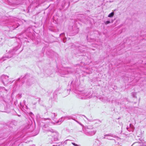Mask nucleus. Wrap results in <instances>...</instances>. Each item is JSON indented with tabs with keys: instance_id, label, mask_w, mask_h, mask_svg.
Wrapping results in <instances>:
<instances>
[{
	"instance_id": "f8f14e48",
	"label": "nucleus",
	"mask_w": 146,
	"mask_h": 146,
	"mask_svg": "<svg viewBox=\"0 0 146 146\" xmlns=\"http://www.w3.org/2000/svg\"><path fill=\"white\" fill-rule=\"evenodd\" d=\"M44 120L45 121L46 120H48V122H49L50 121V118H44Z\"/></svg>"
},
{
	"instance_id": "412c9836",
	"label": "nucleus",
	"mask_w": 146,
	"mask_h": 146,
	"mask_svg": "<svg viewBox=\"0 0 146 146\" xmlns=\"http://www.w3.org/2000/svg\"><path fill=\"white\" fill-rule=\"evenodd\" d=\"M83 116H84L86 119H87V118H86V117L84 115H83Z\"/></svg>"
},
{
	"instance_id": "393cba45",
	"label": "nucleus",
	"mask_w": 146,
	"mask_h": 146,
	"mask_svg": "<svg viewBox=\"0 0 146 146\" xmlns=\"http://www.w3.org/2000/svg\"><path fill=\"white\" fill-rule=\"evenodd\" d=\"M96 143V142L94 144V145Z\"/></svg>"
},
{
	"instance_id": "4be33fe9",
	"label": "nucleus",
	"mask_w": 146,
	"mask_h": 146,
	"mask_svg": "<svg viewBox=\"0 0 146 146\" xmlns=\"http://www.w3.org/2000/svg\"><path fill=\"white\" fill-rule=\"evenodd\" d=\"M52 141H51L50 142V143H52Z\"/></svg>"
},
{
	"instance_id": "6ab92c4d",
	"label": "nucleus",
	"mask_w": 146,
	"mask_h": 146,
	"mask_svg": "<svg viewBox=\"0 0 146 146\" xmlns=\"http://www.w3.org/2000/svg\"><path fill=\"white\" fill-rule=\"evenodd\" d=\"M68 140H66V141H65L64 142V143H66V141H68Z\"/></svg>"
},
{
	"instance_id": "dca6fc26",
	"label": "nucleus",
	"mask_w": 146,
	"mask_h": 146,
	"mask_svg": "<svg viewBox=\"0 0 146 146\" xmlns=\"http://www.w3.org/2000/svg\"><path fill=\"white\" fill-rule=\"evenodd\" d=\"M64 35V33H62L60 35V36H61V35Z\"/></svg>"
},
{
	"instance_id": "aec40b11",
	"label": "nucleus",
	"mask_w": 146,
	"mask_h": 146,
	"mask_svg": "<svg viewBox=\"0 0 146 146\" xmlns=\"http://www.w3.org/2000/svg\"><path fill=\"white\" fill-rule=\"evenodd\" d=\"M76 30L77 31H78V28H76Z\"/></svg>"
},
{
	"instance_id": "ddd939ff",
	"label": "nucleus",
	"mask_w": 146,
	"mask_h": 146,
	"mask_svg": "<svg viewBox=\"0 0 146 146\" xmlns=\"http://www.w3.org/2000/svg\"><path fill=\"white\" fill-rule=\"evenodd\" d=\"M72 144H73L75 146H80L72 142Z\"/></svg>"
},
{
	"instance_id": "a878e982",
	"label": "nucleus",
	"mask_w": 146,
	"mask_h": 146,
	"mask_svg": "<svg viewBox=\"0 0 146 146\" xmlns=\"http://www.w3.org/2000/svg\"><path fill=\"white\" fill-rule=\"evenodd\" d=\"M53 146H54V145H53Z\"/></svg>"
},
{
	"instance_id": "f03ea898",
	"label": "nucleus",
	"mask_w": 146,
	"mask_h": 146,
	"mask_svg": "<svg viewBox=\"0 0 146 146\" xmlns=\"http://www.w3.org/2000/svg\"><path fill=\"white\" fill-rule=\"evenodd\" d=\"M76 97L80 99H85L87 98H90L92 97L91 92L82 93L80 92L76 95Z\"/></svg>"
},
{
	"instance_id": "4468645a",
	"label": "nucleus",
	"mask_w": 146,
	"mask_h": 146,
	"mask_svg": "<svg viewBox=\"0 0 146 146\" xmlns=\"http://www.w3.org/2000/svg\"><path fill=\"white\" fill-rule=\"evenodd\" d=\"M74 121H75L77 123H79V124H80V125H82V124L80 123L79 122H78V121L77 120H76L75 119H74Z\"/></svg>"
},
{
	"instance_id": "b1692460",
	"label": "nucleus",
	"mask_w": 146,
	"mask_h": 146,
	"mask_svg": "<svg viewBox=\"0 0 146 146\" xmlns=\"http://www.w3.org/2000/svg\"><path fill=\"white\" fill-rule=\"evenodd\" d=\"M128 127L127 128V130H128Z\"/></svg>"
},
{
	"instance_id": "423d86ee",
	"label": "nucleus",
	"mask_w": 146,
	"mask_h": 146,
	"mask_svg": "<svg viewBox=\"0 0 146 146\" xmlns=\"http://www.w3.org/2000/svg\"><path fill=\"white\" fill-rule=\"evenodd\" d=\"M49 115L50 116L51 119L54 120L57 115V114L54 113H51L49 114Z\"/></svg>"
},
{
	"instance_id": "f3484780",
	"label": "nucleus",
	"mask_w": 146,
	"mask_h": 146,
	"mask_svg": "<svg viewBox=\"0 0 146 146\" xmlns=\"http://www.w3.org/2000/svg\"><path fill=\"white\" fill-rule=\"evenodd\" d=\"M52 28H49V30L50 31H52Z\"/></svg>"
},
{
	"instance_id": "5701e85b",
	"label": "nucleus",
	"mask_w": 146,
	"mask_h": 146,
	"mask_svg": "<svg viewBox=\"0 0 146 146\" xmlns=\"http://www.w3.org/2000/svg\"><path fill=\"white\" fill-rule=\"evenodd\" d=\"M32 146H35L34 145H33Z\"/></svg>"
},
{
	"instance_id": "9b49d317",
	"label": "nucleus",
	"mask_w": 146,
	"mask_h": 146,
	"mask_svg": "<svg viewBox=\"0 0 146 146\" xmlns=\"http://www.w3.org/2000/svg\"><path fill=\"white\" fill-rule=\"evenodd\" d=\"M129 127L133 129L134 128V126H133V125L131 124H130V125H129Z\"/></svg>"
},
{
	"instance_id": "7ed1b4c3",
	"label": "nucleus",
	"mask_w": 146,
	"mask_h": 146,
	"mask_svg": "<svg viewBox=\"0 0 146 146\" xmlns=\"http://www.w3.org/2000/svg\"><path fill=\"white\" fill-rule=\"evenodd\" d=\"M9 78L8 76L4 75L1 76L0 79L4 85H6L9 83Z\"/></svg>"
},
{
	"instance_id": "20e7f679",
	"label": "nucleus",
	"mask_w": 146,
	"mask_h": 146,
	"mask_svg": "<svg viewBox=\"0 0 146 146\" xmlns=\"http://www.w3.org/2000/svg\"><path fill=\"white\" fill-rule=\"evenodd\" d=\"M96 130L94 129L89 131V130H87V132H85V133L87 135L92 136L94 135L96 133Z\"/></svg>"
},
{
	"instance_id": "0eeeda50",
	"label": "nucleus",
	"mask_w": 146,
	"mask_h": 146,
	"mask_svg": "<svg viewBox=\"0 0 146 146\" xmlns=\"http://www.w3.org/2000/svg\"><path fill=\"white\" fill-rule=\"evenodd\" d=\"M94 129L92 127V126L91 125H88L85 128V129L84 131V133L87 132V130H89V131H90L92 130V129Z\"/></svg>"
},
{
	"instance_id": "39448f33",
	"label": "nucleus",
	"mask_w": 146,
	"mask_h": 146,
	"mask_svg": "<svg viewBox=\"0 0 146 146\" xmlns=\"http://www.w3.org/2000/svg\"><path fill=\"white\" fill-rule=\"evenodd\" d=\"M104 136V139H106L110 140H112L113 139L112 138L113 137V135L111 134L105 135Z\"/></svg>"
},
{
	"instance_id": "f257e3e1",
	"label": "nucleus",
	"mask_w": 146,
	"mask_h": 146,
	"mask_svg": "<svg viewBox=\"0 0 146 146\" xmlns=\"http://www.w3.org/2000/svg\"><path fill=\"white\" fill-rule=\"evenodd\" d=\"M46 134L48 136H51L54 141H57L58 139V133L55 130L50 129L46 131Z\"/></svg>"
},
{
	"instance_id": "1a4fd4ad",
	"label": "nucleus",
	"mask_w": 146,
	"mask_h": 146,
	"mask_svg": "<svg viewBox=\"0 0 146 146\" xmlns=\"http://www.w3.org/2000/svg\"><path fill=\"white\" fill-rule=\"evenodd\" d=\"M132 96L133 98H137L136 97V93L135 92H133L132 93Z\"/></svg>"
},
{
	"instance_id": "6e6552de",
	"label": "nucleus",
	"mask_w": 146,
	"mask_h": 146,
	"mask_svg": "<svg viewBox=\"0 0 146 146\" xmlns=\"http://www.w3.org/2000/svg\"><path fill=\"white\" fill-rule=\"evenodd\" d=\"M114 15V13L113 12H112L109 15L108 17H112Z\"/></svg>"
},
{
	"instance_id": "9d476101",
	"label": "nucleus",
	"mask_w": 146,
	"mask_h": 146,
	"mask_svg": "<svg viewBox=\"0 0 146 146\" xmlns=\"http://www.w3.org/2000/svg\"><path fill=\"white\" fill-rule=\"evenodd\" d=\"M63 119V117L61 118L60 119H59V120L58 121V123H59V122H61L63 120V119Z\"/></svg>"
},
{
	"instance_id": "a211bd4d",
	"label": "nucleus",
	"mask_w": 146,
	"mask_h": 146,
	"mask_svg": "<svg viewBox=\"0 0 146 146\" xmlns=\"http://www.w3.org/2000/svg\"><path fill=\"white\" fill-rule=\"evenodd\" d=\"M11 56H10V57L8 56L7 57L8 58H11Z\"/></svg>"
},
{
	"instance_id": "2eb2a0df",
	"label": "nucleus",
	"mask_w": 146,
	"mask_h": 146,
	"mask_svg": "<svg viewBox=\"0 0 146 146\" xmlns=\"http://www.w3.org/2000/svg\"><path fill=\"white\" fill-rule=\"evenodd\" d=\"M110 23V22L109 21H106V24H108V23Z\"/></svg>"
}]
</instances>
